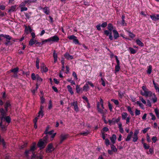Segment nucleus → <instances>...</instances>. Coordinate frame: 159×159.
<instances>
[{"instance_id":"17","label":"nucleus","mask_w":159,"mask_h":159,"mask_svg":"<svg viewBox=\"0 0 159 159\" xmlns=\"http://www.w3.org/2000/svg\"><path fill=\"white\" fill-rule=\"evenodd\" d=\"M18 70L19 68L18 67H16L11 70V72H13L14 74L15 75L14 76L16 77L17 76L16 74L17 72H18Z\"/></svg>"},{"instance_id":"39","label":"nucleus","mask_w":159,"mask_h":159,"mask_svg":"<svg viewBox=\"0 0 159 159\" xmlns=\"http://www.w3.org/2000/svg\"><path fill=\"white\" fill-rule=\"evenodd\" d=\"M76 37L74 35H71L68 36L67 37L68 39L70 40H73L75 39H76Z\"/></svg>"},{"instance_id":"10","label":"nucleus","mask_w":159,"mask_h":159,"mask_svg":"<svg viewBox=\"0 0 159 159\" xmlns=\"http://www.w3.org/2000/svg\"><path fill=\"white\" fill-rule=\"evenodd\" d=\"M40 68L42 72H46L48 70V69L43 63H42L41 66Z\"/></svg>"},{"instance_id":"37","label":"nucleus","mask_w":159,"mask_h":159,"mask_svg":"<svg viewBox=\"0 0 159 159\" xmlns=\"http://www.w3.org/2000/svg\"><path fill=\"white\" fill-rule=\"evenodd\" d=\"M152 70V66L151 65L148 66L147 72L148 74H150L151 73Z\"/></svg>"},{"instance_id":"54","label":"nucleus","mask_w":159,"mask_h":159,"mask_svg":"<svg viewBox=\"0 0 159 159\" xmlns=\"http://www.w3.org/2000/svg\"><path fill=\"white\" fill-rule=\"evenodd\" d=\"M140 111L137 109H136L135 111V115L136 116L139 115L140 114Z\"/></svg>"},{"instance_id":"43","label":"nucleus","mask_w":159,"mask_h":159,"mask_svg":"<svg viewBox=\"0 0 159 159\" xmlns=\"http://www.w3.org/2000/svg\"><path fill=\"white\" fill-rule=\"evenodd\" d=\"M115 70L116 72H118L120 70V65H116L115 66Z\"/></svg>"},{"instance_id":"52","label":"nucleus","mask_w":159,"mask_h":159,"mask_svg":"<svg viewBox=\"0 0 159 159\" xmlns=\"http://www.w3.org/2000/svg\"><path fill=\"white\" fill-rule=\"evenodd\" d=\"M48 135H46V136H45L43 139V140L44 141V142H46V143H47L48 141Z\"/></svg>"},{"instance_id":"42","label":"nucleus","mask_w":159,"mask_h":159,"mask_svg":"<svg viewBox=\"0 0 159 159\" xmlns=\"http://www.w3.org/2000/svg\"><path fill=\"white\" fill-rule=\"evenodd\" d=\"M129 35L132 38H133L135 37V35L130 31H128Z\"/></svg>"},{"instance_id":"41","label":"nucleus","mask_w":159,"mask_h":159,"mask_svg":"<svg viewBox=\"0 0 159 159\" xmlns=\"http://www.w3.org/2000/svg\"><path fill=\"white\" fill-rule=\"evenodd\" d=\"M111 100V101L113 102L116 105H119V103L117 100H115L114 99H112Z\"/></svg>"},{"instance_id":"1","label":"nucleus","mask_w":159,"mask_h":159,"mask_svg":"<svg viewBox=\"0 0 159 159\" xmlns=\"http://www.w3.org/2000/svg\"><path fill=\"white\" fill-rule=\"evenodd\" d=\"M25 154L27 159H43V157L41 154L36 155L34 153H32L30 150H26Z\"/></svg>"},{"instance_id":"61","label":"nucleus","mask_w":159,"mask_h":159,"mask_svg":"<svg viewBox=\"0 0 159 159\" xmlns=\"http://www.w3.org/2000/svg\"><path fill=\"white\" fill-rule=\"evenodd\" d=\"M47 42H49V38L47 39H45L41 43V45H43L45 43Z\"/></svg>"},{"instance_id":"13","label":"nucleus","mask_w":159,"mask_h":159,"mask_svg":"<svg viewBox=\"0 0 159 159\" xmlns=\"http://www.w3.org/2000/svg\"><path fill=\"white\" fill-rule=\"evenodd\" d=\"M43 9V11L46 15H48L50 13V11L49 8L48 7H45L43 8H41Z\"/></svg>"},{"instance_id":"22","label":"nucleus","mask_w":159,"mask_h":159,"mask_svg":"<svg viewBox=\"0 0 159 159\" xmlns=\"http://www.w3.org/2000/svg\"><path fill=\"white\" fill-rule=\"evenodd\" d=\"M153 84L154 85V87L156 89V91L158 92L159 93V86L157 84H156L154 81H153Z\"/></svg>"},{"instance_id":"8","label":"nucleus","mask_w":159,"mask_h":159,"mask_svg":"<svg viewBox=\"0 0 159 159\" xmlns=\"http://www.w3.org/2000/svg\"><path fill=\"white\" fill-rule=\"evenodd\" d=\"M151 19L154 21H156L159 20V14H153L150 16Z\"/></svg>"},{"instance_id":"29","label":"nucleus","mask_w":159,"mask_h":159,"mask_svg":"<svg viewBox=\"0 0 159 159\" xmlns=\"http://www.w3.org/2000/svg\"><path fill=\"white\" fill-rule=\"evenodd\" d=\"M11 106V104L9 102H7L5 106V108L6 111H7V108Z\"/></svg>"},{"instance_id":"12","label":"nucleus","mask_w":159,"mask_h":159,"mask_svg":"<svg viewBox=\"0 0 159 159\" xmlns=\"http://www.w3.org/2000/svg\"><path fill=\"white\" fill-rule=\"evenodd\" d=\"M68 137V135L61 134L60 136V143H61L63 141L66 139Z\"/></svg>"},{"instance_id":"9","label":"nucleus","mask_w":159,"mask_h":159,"mask_svg":"<svg viewBox=\"0 0 159 159\" xmlns=\"http://www.w3.org/2000/svg\"><path fill=\"white\" fill-rule=\"evenodd\" d=\"M70 105L74 107V110L78 112L79 111V108L78 106V103L77 101H74L73 102L70 103Z\"/></svg>"},{"instance_id":"30","label":"nucleus","mask_w":159,"mask_h":159,"mask_svg":"<svg viewBox=\"0 0 159 159\" xmlns=\"http://www.w3.org/2000/svg\"><path fill=\"white\" fill-rule=\"evenodd\" d=\"M82 88L80 87V85H77L76 87V92L77 93H79L81 91Z\"/></svg>"},{"instance_id":"3","label":"nucleus","mask_w":159,"mask_h":159,"mask_svg":"<svg viewBox=\"0 0 159 159\" xmlns=\"http://www.w3.org/2000/svg\"><path fill=\"white\" fill-rule=\"evenodd\" d=\"M47 143L43 140V139H41L38 143V146L40 149L44 148Z\"/></svg>"},{"instance_id":"18","label":"nucleus","mask_w":159,"mask_h":159,"mask_svg":"<svg viewBox=\"0 0 159 159\" xmlns=\"http://www.w3.org/2000/svg\"><path fill=\"white\" fill-rule=\"evenodd\" d=\"M7 111H6V110L5 111L2 108H1L0 109V112L1 115L2 116V119L3 118V117H4L6 115Z\"/></svg>"},{"instance_id":"57","label":"nucleus","mask_w":159,"mask_h":159,"mask_svg":"<svg viewBox=\"0 0 159 159\" xmlns=\"http://www.w3.org/2000/svg\"><path fill=\"white\" fill-rule=\"evenodd\" d=\"M21 9L20 11L21 12L23 11H26L27 10V8L25 7H20Z\"/></svg>"},{"instance_id":"21","label":"nucleus","mask_w":159,"mask_h":159,"mask_svg":"<svg viewBox=\"0 0 159 159\" xmlns=\"http://www.w3.org/2000/svg\"><path fill=\"white\" fill-rule=\"evenodd\" d=\"M133 134V132L132 131L130 132L129 133L128 135L125 140L126 141H128L130 140V139Z\"/></svg>"},{"instance_id":"44","label":"nucleus","mask_w":159,"mask_h":159,"mask_svg":"<svg viewBox=\"0 0 159 159\" xmlns=\"http://www.w3.org/2000/svg\"><path fill=\"white\" fill-rule=\"evenodd\" d=\"M36 77L37 78L36 79L38 81L41 82L42 81V79L38 75H36Z\"/></svg>"},{"instance_id":"63","label":"nucleus","mask_w":159,"mask_h":159,"mask_svg":"<svg viewBox=\"0 0 159 159\" xmlns=\"http://www.w3.org/2000/svg\"><path fill=\"white\" fill-rule=\"evenodd\" d=\"M131 118V117L130 116H128L126 118V123L127 124H128L130 122V120Z\"/></svg>"},{"instance_id":"2","label":"nucleus","mask_w":159,"mask_h":159,"mask_svg":"<svg viewBox=\"0 0 159 159\" xmlns=\"http://www.w3.org/2000/svg\"><path fill=\"white\" fill-rule=\"evenodd\" d=\"M142 89L143 91H140L141 94L146 97H150L152 96V94L151 91L148 89L145 86H143L142 87Z\"/></svg>"},{"instance_id":"25","label":"nucleus","mask_w":159,"mask_h":159,"mask_svg":"<svg viewBox=\"0 0 159 159\" xmlns=\"http://www.w3.org/2000/svg\"><path fill=\"white\" fill-rule=\"evenodd\" d=\"M67 88L68 89L69 92L70 93L71 95L74 94V92L73 91L72 87L70 85H68L67 86Z\"/></svg>"},{"instance_id":"24","label":"nucleus","mask_w":159,"mask_h":159,"mask_svg":"<svg viewBox=\"0 0 159 159\" xmlns=\"http://www.w3.org/2000/svg\"><path fill=\"white\" fill-rule=\"evenodd\" d=\"M136 42L137 44L141 47H143L144 46L143 43L139 39H138L136 40Z\"/></svg>"},{"instance_id":"40","label":"nucleus","mask_w":159,"mask_h":159,"mask_svg":"<svg viewBox=\"0 0 159 159\" xmlns=\"http://www.w3.org/2000/svg\"><path fill=\"white\" fill-rule=\"evenodd\" d=\"M53 132H54L53 130H51V131H50L48 132V130L46 129L44 133L45 134H49L50 135H52L53 134Z\"/></svg>"},{"instance_id":"49","label":"nucleus","mask_w":159,"mask_h":159,"mask_svg":"<svg viewBox=\"0 0 159 159\" xmlns=\"http://www.w3.org/2000/svg\"><path fill=\"white\" fill-rule=\"evenodd\" d=\"M149 115L152 117V120H155L156 119L155 116L152 113H150Z\"/></svg>"},{"instance_id":"55","label":"nucleus","mask_w":159,"mask_h":159,"mask_svg":"<svg viewBox=\"0 0 159 159\" xmlns=\"http://www.w3.org/2000/svg\"><path fill=\"white\" fill-rule=\"evenodd\" d=\"M138 139V136H135L134 135V137H133V141L135 142L137 141V140Z\"/></svg>"},{"instance_id":"46","label":"nucleus","mask_w":159,"mask_h":159,"mask_svg":"<svg viewBox=\"0 0 159 159\" xmlns=\"http://www.w3.org/2000/svg\"><path fill=\"white\" fill-rule=\"evenodd\" d=\"M26 4L25 1H24V2H22L19 5V7H25V5Z\"/></svg>"},{"instance_id":"51","label":"nucleus","mask_w":159,"mask_h":159,"mask_svg":"<svg viewBox=\"0 0 159 159\" xmlns=\"http://www.w3.org/2000/svg\"><path fill=\"white\" fill-rule=\"evenodd\" d=\"M139 99H140V100H141V101H142V102L144 104H146V101H145V100H144L143 99V98L141 97V96H140L139 97Z\"/></svg>"},{"instance_id":"34","label":"nucleus","mask_w":159,"mask_h":159,"mask_svg":"<svg viewBox=\"0 0 159 159\" xmlns=\"http://www.w3.org/2000/svg\"><path fill=\"white\" fill-rule=\"evenodd\" d=\"M35 43V40H34V39H31L30 40L29 42V45L30 46H32Z\"/></svg>"},{"instance_id":"45","label":"nucleus","mask_w":159,"mask_h":159,"mask_svg":"<svg viewBox=\"0 0 159 159\" xmlns=\"http://www.w3.org/2000/svg\"><path fill=\"white\" fill-rule=\"evenodd\" d=\"M154 111L157 117L158 118V119H159V114L157 109H155L154 110Z\"/></svg>"},{"instance_id":"47","label":"nucleus","mask_w":159,"mask_h":159,"mask_svg":"<svg viewBox=\"0 0 159 159\" xmlns=\"http://www.w3.org/2000/svg\"><path fill=\"white\" fill-rule=\"evenodd\" d=\"M36 75H35L34 73H33L31 74V77L32 80H35L36 79Z\"/></svg>"},{"instance_id":"50","label":"nucleus","mask_w":159,"mask_h":159,"mask_svg":"<svg viewBox=\"0 0 159 159\" xmlns=\"http://www.w3.org/2000/svg\"><path fill=\"white\" fill-rule=\"evenodd\" d=\"M73 42L74 43L76 44H79V41L78 39H77V37L76 38V39H75L73 40Z\"/></svg>"},{"instance_id":"5","label":"nucleus","mask_w":159,"mask_h":159,"mask_svg":"<svg viewBox=\"0 0 159 159\" xmlns=\"http://www.w3.org/2000/svg\"><path fill=\"white\" fill-rule=\"evenodd\" d=\"M50 42H57L59 40V37L57 35H54L49 38Z\"/></svg>"},{"instance_id":"33","label":"nucleus","mask_w":159,"mask_h":159,"mask_svg":"<svg viewBox=\"0 0 159 159\" xmlns=\"http://www.w3.org/2000/svg\"><path fill=\"white\" fill-rule=\"evenodd\" d=\"M128 111L129 112L131 115L133 116L134 115V113L133 111L132 110L130 106H128L127 107Z\"/></svg>"},{"instance_id":"14","label":"nucleus","mask_w":159,"mask_h":159,"mask_svg":"<svg viewBox=\"0 0 159 159\" xmlns=\"http://www.w3.org/2000/svg\"><path fill=\"white\" fill-rule=\"evenodd\" d=\"M113 32L114 34V38L115 39H116L117 38L119 37V34L116 30H113Z\"/></svg>"},{"instance_id":"38","label":"nucleus","mask_w":159,"mask_h":159,"mask_svg":"<svg viewBox=\"0 0 159 159\" xmlns=\"http://www.w3.org/2000/svg\"><path fill=\"white\" fill-rule=\"evenodd\" d=\"M153 97V98H152V100L153 103H155L157 102V98L156 97L155 93H153V95H152Z\"/></svg>"},{"instance_id":"60","label":"nucleus","mask_w":159,"mask_h":159,"mask_svg":"<svg viewBox=\"0 0 159 159\" xmlns=\"http://www.w3.org/2000/svg\"><path fill=\"white\" fill-rule=\"evenodd\" d=\"M43 116V113L42 111H41V110L39 112V115L38 116V117H39L41 116V117H42Z\"/></svg>"},{"instance_id":"11","label":"nucleus","mask_w":159,"mask_h":159,"mask_svg":"<svg viewBox=\"0 0 159 159\" xmlns=\"http://www.w3.org/2000/svg\"><path fill=\"white\" fill-rule=\"evenodd\" d=\"M0 36L6 39V41L7 42V44L10 42V40L11 39V37L8 35H4L2 34L0 35Z\"/></svg>"},{"instance_id":"26","label":"nucleus","mask_w":159,"mask_h":159,"mask_svg":"<svg viewBox=\"0 0 159 159\" xmlns=\"http://www.w3.org/2000/svg\"><path fill=\"white\" fill-rule=\"evenodd\" d=\"M24 1L26 4H29L31 3L36 2L37 1V0H25Z\"/></svg>"},{"instance_id":"56","label":"nucleus","mask_w":159,"mask_h":159,"mask_svg":"<svg viewBox=\"0 0 159 159\" xmlns=\"http://www.w3.org/2000/svg\"><path fill=\"white\" fill-rule=\"evenodd\" d=\"M31 13L30 12L28 13H26L25 14V16L26 18L28 19H29L30 17V15H31Z\"/></svg>"},{"instance_id":"36","label":"nucleus","mask_w":159,"mask_h":159,"mask_svg":"<svg viewBox=\"0 0 159 159\" xmlns=\"http://www.w3.org/2000/svg\"><path fill=\"white\" fill-rule=\"evenodd\" d=\"M129 51L131 53V54H134L136 53V51L133 48L130 47L129 48Z\"/></svg>"},{"instance_id":"28","label":"nucleus","mask_w":159,"mask_h":159,"mask_svg":"<svg viewBox=\"0 0 159 159\" xmlns=\"http://www.w3.org/2000/svg\"><path fill=\"white\" fill-rule=\"evenodd\" d=\"M128 114L126 112H123L121 114V117L122 120H125L127 117Z\"/></svg>"},{"instance_id":"35","label":"nucleus","mask_w":159,"mask_h":159,"mask_svg":"<svg viewBox=\"0 0 159 159\" xmlns=\"http://www.w3.org/2000/svg\"><path fill=\"white\" fill-rule=\"evenodd\" d=\"M107 29L109 31H111L113 29V26L111 24L109 23L108 25Z\"/></svg>"},{"instance_id":"48","label":"nucleus","mask_w":159,"mask_h":159,"mask_svg":"<svg viewBox=\"0 0 159 159\" xmlns=\"http://www.w3.org/2000/svg\"><path fill=\"white\" fill-rule=\"evenodd\" d=\"M143 147L145 149H148L149 148V146L147 145V144L145 143H143Z\"/></svg>"},{"instance_id":"32","label":"nucleus","mask_w":159,"mask_h":159,"mask_svg":"<svg viewBox=\"0 0 159 159\" xmlns=\"http://www.w3.org/2000/svg\"><path fill=\"white\" fill-rule=\"evenodd\" d=\"M6 121L8 123H10L11 121V119L10 116H7L6 117H3Z\"/></svg>"},{"instance_id":"64","label":"nucleus","mask_w":159,"mask_h":159,"mask_svg":"<svg viewBox=\"0 0 159 159\" xmlns=\"http://www.w3.org/2000/svg\"><path fill=\"white\" fill-rule=\"evenodd\" d=\"M107 25V23L106 22H105L102 24L101 25V26L102 27L104 28Z\"/></svg>"},{"instance_id":"59","label":"nucleus","mask_w":159,"mask_h":159,"mask_svg":"<svg viewBox=\"0 0 159 159\" xmlns=\"http://www.w3.org/2000/svg\"><path fill=\"white\" fill-rule=\"evenodd\" d=\"M120 117H118L117 119H116L114 118V123H118L120 120Z\"/></svg>"},{"instance_id":"58","label":"nucleus","mask_w":159,"mask_h":159,"mask_svg":"<svg viewBox=\"0 0 159 159\" xmlns=\"http://www.w3.org/2000/svg\"><path fill=\"white\" fill-rule=\"evenodd\" d=\"M67 81L70 82V83L72 84H75V83L73 80H72L71 79H68L67 80Z\"/></svg>"},{"instance_id":"62","label":"nucleus","mask_w":159,"mask_h":159,"mask_svg":"<svg viewBox=\"0 0 159 159\" xmlns=\"http://www.w3.org/2000/svg\"><path fill=\"white\" fill-rule=\"evenodd\" d=\"M105 144L107 146L109 145L110 144V142L109 140L107 139H105Z\"/></svg>"},{"instance_id":"20","label":"nucleus","mask_w":159,"mask_h":159,"mask_svg":"<svg viewBox=\"0 0 159 159\" xmlns=\"http://www.w3.org/2000/svg\"><path fill=\"white\" fill-rule=\"evenodd\" d=\"M16 5L12 6L10 9L8 10V12H10L16 11Z\"/></svg>"},{"instance_id":"7","label":"nucleus","mask_w":159,"mask_h":159,"mask_svg":"<svg viewBox=\"0 0 159 159\" xmlns=\"http://www.w3.org/2000/svg\"><path fill=\"white\" fill-rule=\"evenodd\" d=\"M104 34L107 36H109V39L111 40L113 39V38L112 35L111 31H108L107 30H105L104 31Z\"/></svg>"},{"instance_id":"53","label":"nucleus","mask_w":159,"mask_h":159,"mask_svg":"<svg viewBox=\"0 0 159 159\" xmlns=\"http://www.w3.org/2000/svg\"><path fill=\"white\" fill-rule=\"evenodd\" d=\"M89 133V132H88V131H87L86 132H83L81 133L80 134L81 135H83L84 136H86Z\"/></svg>"},{"instance_id":"23","label":"nucleus","mask_w":159,"mask_h":159,"mask_svg":"<svg viewBox=\"0 0 159 159\" xmlns=\"http://www.w3.org/2000/svg\"><path fill=\"white\" fill-rule=\"evenodd\" d=\"M53 57L54 59V62L56 63L57 61V54L55 52V51H54L53 52Z\"/></svg>"},{"instance_id":"6","label":"nucleus","mask_w":159,"mask_h":159,"mask_svg":"<svg viewBox=\"0 0 159 159\" xmlns=\"http://www.w3.org/2000/svg\"><path fill=\"white\" fill-rule=\"evenodd\" d=\"M97 108L98 112L102 114V117H104V115L107 113V111L106 110H104L100 109L99 107V103L97 104Z\"/></svg>"},{"instance_id":"4","label":"nucleus","mask_w":159,"mask_h":159,"mask_svg":"<svg viewBox=\"0 0 159 159\" xmlns=\"http://www.w3.org/2000/svg\"><path fill=\"white\" fill-rule=\"evenodd\" d=\"M54 148L53 147L52 144L50 143L48 145L46 149V152L48 153L52 152L54 150Z\"/></svg>"},{"instance_id":"15","label":"nucleus","mask_w":159,"mask_h":159,"mask_svg":"<svg viewBox=\"0 0 159 159\" xmlns=\"http://www.w3.org/2000/svg\"><path fill=\"white\" fill-rule=\"evenodd\" d=\"M65 57L68 60H71L73 58L72 56L70 55L68 53H66L64 54Z\"/></svg>"},{"instance_id":"27","label":"nucleus","mask_w":159,"mask_h":159,"mask_svg":"<svg viewBox=\"0 0 159 159\" xmlns=\"http://www.w3.org/2000/svg\"><path fill=\"white\" fill-rule=\"evenodd\" d=\"M89 89V86L88 85V84L86 83L83 87V90L86 92Z\"/></svg>"},{"instance_id":"31","label":"nucleus","mask_w":159,"mask_h":159,"mask_svg":"<svg viewBox=\"0 0 159 159\" xmlns=\"http://www.w3.org/2000/svg\"><path fill=\"white\" fill-rule=\"evenodd\" d=\"M111 148L112 151L114 152H116L117 151V148L113 144H112L111 145Z\"/></svg>"},{"instance_id":"16","label":"nucleus","mask_w":159,"mask_h":159,"mask_svg":"<svg viewBox=\"0 0 159 159\" xmlns=\"http://www.w3.org/2000/svg\"><path fill=\"white\" fill-rule=\"evenodd\" d=\"M110 139L111 140V142L113 144H114L115 143V141L116 140V136L115 134H113L112 135V136L110 138Z\"/></svg>"},{"instance_id":"19","label":"nucleus","mask_w":159,"mask_h":159,"mask_svg":"<svg viewBox=\"0 0 159 159\" xmlns=\"http://www.w3.org/2000/svg\"><path fill=\"white\" fill-rule=\"evenodd\" d=\"M36 143H34L33 144L32 146L31 147L30 149L29 150L30 151L32 152V153H34L35 154L34 150L36 149Z\"/></svg>"}]
</instances>
